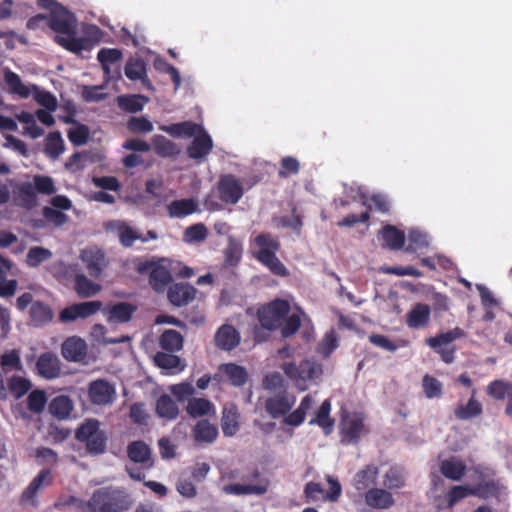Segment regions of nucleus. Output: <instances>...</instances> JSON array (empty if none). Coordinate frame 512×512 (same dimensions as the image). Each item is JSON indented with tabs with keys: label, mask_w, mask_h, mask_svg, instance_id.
Masks as SVG:
<instances>
[{
	"label": "nucleus",
	"mask_w": 512,
	"mask_h": 512,
	"mask_svg": "<svg viewBox=\"0 0 512 512\" xmlns=\"http://www.w3.org/2000/svg\"><path fill=\"white\" fill-rule=\"evenodd\" d=\"M76 502L82 512H127L133 507L134 498L125 487L109 485L95 489L87 501L70 497L69 503Z\"/></svg>",
	"instance_id": "f257e3e1"
},
{
	"label": "nucleus",
	"mask_w": 512,
	"mask_h": 512,
	"mask_svg": "<svg viewBox=\"0 0 512 512\" xmlns=\"http://www.w3.org/2000/svg\"><path fill=\"white\" fill-rule=\"evenodd\" d=\"M47 26L58 34L66 35L55 37V41L66 50L78 53L84 49L83 40L75 37L76 18L63 5H57L52 9V13L47 16Z\"/></svg>",
	"instance_id": "f03ea898"
},
{
	"label": "nucleus",
	"mask_w": 512,
	"mask_h": 512,
	"mask_svg": "<svg viewBox=\"0 0 512 512\" xmlns=\"http://www.w3.org/2000/svg\"><path fill=\"white\" fill-rule=\"evenodd\" d=\"M12 189L14 203L25 209H32L37 205V194L53 195L56 192V186L52 177L36 174L33 176V182H15L8 179Z\"/></svg>",
	"instance_id": "7ed1b4c3"
},
{
	"label": "nucleus",
	"mask_w": 512,
	"mask_h": 512,
	"mask_svg": "<svg viewBox=\"0 0 512 512\" xmlns=\"http://www.w3.org/2000/svg\"><path fill=\"white\" fill-rule=\"evenodd\" d=\"M126 452L130 461L141 465V468L125 466L126 473L135 481H143L146 477L143 470H150L155 464L152 449L143 440H135L127 445Z\"/></svg>",
	"instance_id": "20e7f679"
},
{
	"label": "nucleus",
	"mask_w": 512,
	"mask_h": 512,
	"mask_svg": "<svg viewBox=\"0 0 512 512\" xmlns=\"http://www.w3.org/2000/svg\"><path fill=\"white\" fill-rule=\"evenodd\" d=\"M97 419H87L75 432V438L85 443L90 454L99 455L105 452L107 445L106 433L99 428Z\"/></svg>",
	"instance_id": "39448f33"
},
{
	"label": "nucleus",
	"mask_w": 512,
	"mask_h": 512,
	"mask_svg": "<svg viewBox=\"0 0 512 512\" xmlns=\"http://www.w3.org/2000/svg\"><path fill=\"white\" fill-rule=\"evenodd\" d=\"M285 375L295 382L299 390L307 389V381H315L323 374L322 365L305 359L298 365L294 362H286L282 365Z\"/></svg>",
	"instance_id": "423d86ee"
},
{
	"label": "nucleus",
	"mask_w": 512,
	"mask_h": 512,
	"mask_svg": "<svg viewBox=\"0 0 512 512\" xmlns=\"http://www.w3.org/2000/svg\"><path fill=\"white\" fill-rule=\"evenodd\" d=\"M164 259L160 261L140 260L136 265L139 274H149V284L156 292H163L172 281L170 269L163 265Z\"/></svg>",
	"instance_id": "0eeeda50"
},
{
	"label": "nucleus",
	"mask_w": 512,
	"mask_h": 512,
	"mask_svg": "<svg viewBox=\"0 0 512 512\" xmlns=\"http://www.w3.org/2000/svg\"><path fill=\"white\" fill-rule=\"evenodd\" d=\"M290 311L286 300L276 299L258 310V320L261 326L269 331L277 329Z\"/></svg>",
	"instance_id": "6e6552de"
},
{
	"label": "nucleus",
	"mask_w": 512,
	"mask_h": 512,
	"mask_svg": "<svg viewBox=\"0 0 512 512\" xmlns=\"http://www.w3.org/2000/svg\"><path fill=\"white\" fill-rule=\"evenodd\" d=\"M463 336L464 331L461 328L456 327L447 332L440 333L435 337L428 338L426 343L440 355L443 362L450 364L455 358V348L451 346V343Z\"/></svg>",
	"instance_id": "1a4fd4ad"
},
{
	"label": "nucleus",
	"mask_w": 512,
	"mask_h": 512,
	"mask_svg": "<svg viewBox=\"0 0 512 512\" xmlns=\"http://www.w3.org/2000/svg\"><path fill=\"white\" fill-rule=\"evenodd\" d=\"M295 403L296 396L288 392L287 389H282L265 399L264 409L271 418L283 417L284 419L291 413Z\"/></svg>",
	"instance_id": "9d476101"
},
{
	"label": "nucleus",
	"mask_w": 512,
	"mask_h": 512,
	"mask_svg": "<svg viewBox=\"0 0 512 512\" xmlns=\"http://www.w3.org/2000/svg\"><path fill=\"white\" fill-rule=\"evenodd\" d=\"M219 199L228 205L237 204L244 195V187L234 174H223L216 185Z\"/></svg>",
	"instance_id": "9b49d317"
},
{
	"label": "nucleus",
	"mask_w": 512,
	"mask_h": 512,
	"mask_svg": "<svg viewBox=\"0 0 512 512\" xmlns=\"http://www.w3.org/2000/svg\"><path fill=\"white\" fill-rule=\"evenodd\" d=\"M495 491V484L493 482L480 483L475 487L468 485L453 486L447 494V502L449 507H453L460 500L468 496H477L486 498Z\"/></svg>",
	"instance_id": "f8f14e48"
},
{
	"label": "nucleus",
	"mask_w": 512,
	"mask_h": 512,
	"mask_svg": "<svg viewBox=\"0 0 512 512\" xmlns=\"http://www.w3.org/2000/svg\"><path fill=\"white\" fill-rule=\"evenodd\" d=\"M102 305L99 300L71 304L60 311L59 321L69 323L77 319H86L101 310Z\"/></svg>",
	"instance_id": "ddd939ff"
},
{
	"label": "nucleus",
	"mask_w": 512,
	"mask_h": 512,
	"mask_svg": "<svg viewBox=\"0 0 512 512\" xmlns=\"http://www.w3.org/2000/svg\"><path fill=\"white\" fill-rule=\"evenodd\" d=\"M53 482V476L50 469L45 468L42 469L38 475L30 482L28 487L23 491L20 502L21 504H31L32 506H37L38 502L36 500V495L38 491L42 487H46L51 485Z\"/></svg>",
	"instance_id": "4468645a"
},
{
	"label": "nucleus",
	"mask_w": 512,
	"mask_h": 512,
	"mask_svg": "<svg viewBox=\"0 0 512 512\" xmlns=\"http://www.w3.org/2000/svg\"><path fill=\"white\" fill-rule=\"evenodd\" d=\"M364 430V418L362 414L353 413L346 415L341 420L342 441L356 443Z\"/></svg>",
	"instance_id": "2eb2a0df"
},
{
	"label": "nucleus",
	"mask_w": 512,
	"mask_h": 512,
	"mask_svg": "<svg viewBox=\"0 0 512 512\" xmlns=\"http://www.w3.org/2000/svg\"><path fill=\"white\" fill-rule=\"evenodd\" d=\"M115 394L114 387L103 379L92 381L89 385V400L96 405H107L112 402Z\"/></svg>",
	"instance_id": "dca6fc26"
},
{
	"label": "nucleus",
	"mask_w": 512,
	"mask_h": 512,
	"mask_svg": "<svg viewBox=\"0 0 512 512\" xmlns=\"http://www.w3.org/2000/svg\"><path fill=\"white\" fill-rule=\"evenodd\" d=\"M197 289L187 283H175L167 292V297L173 306L182 307L191 303L196 296Z\"/></svg>",
	"instance_id": "f3484780"
},
{
	"label": "nucleus",
	"mask_w": 512,
	"mask_h": 512,
	"mask_svg": "<svg viewBox=\"0 0 512 512\" xmlns=\"http://www.w3.org/2000/svg\"><path fill=\"white\" fill-rule=\"evenodd\" d=\"M36 370L45 379H55L61 373L60 359L52 352L42 353L36 362Z\"/></svg>",
	"instance_id": "a211bd4d"
},
{
	"label": "nucleus",
	"mask_w": 512,
	"mask_h": 512,
	"mask_svg": "<svg viewBox=\"0 0 512 512\" xmlns=\"http://www.w3.org/2000/svg\"><path fill=\"white\" fill-rule=\"evenodd\" d=\"M213 149V140L207 131L203 130L194 137L187 147V155L194 160L205 159Z\"/></svg>",
	"instance_id": "6ab92c4d"
},
{
	"label": "nucleus",
	"mask_w": 512,
	"mask_h": 512,
	"mask_svg": "<svg viewBox=\"0 0 512 512\" xmlns=\"http://www.w3.org/2000/svg\"><path fill=\"white\" fill-rule=\"evenodd\" d=\"M80 257L89 275L93 278H99L106 265L104 253L96 248H87L82 250Z\"/></svg>",
	"instance_id": "aec40b11"
},
{
	"label": "nucleus",
	"mask_w": 512,
	"mask_h": 512,
	"mask_svg": "<svg viewBox=\"0 0 512 512\" xmlns=\"http://www.w3.org/2000/svg\"><path fill=\"white\" fill-rule=\"evenodd\" d=\"M125 76L132 81H141L142 85L152 90V84L147 76L146 63L140 57H131L124 67Z\"/></svg>",
	"instance_id": "412c9836"
},
{
	"label": "nucleus",
	"mask_w": 512,
	"mask_h": 512,
	"mask_svg": "<svg viewBox=\"0 0 512 512\" xmlns=\"http://www.w3.org/2000/svg\"><path fill=\"white\" fill-rule=\"evenodd\" d=\"M61 353L68 361L80 362L87 355V344L80 337H68L62 344Z\"/></svg>",
	"instance_id": "4be33fe9"
},
{
	"label": "nucleus",
	"mask_w": 512,
	"mask_h": 512,
	"mask_svg": "<svg viewBox=\"0 0 512 512\" xmlns=\"http://www.w3.org/2000/svg\"><path fill=\"white\" fill-rule=\"evenodd\" d=\"M239 332L229 324L220 326L214 336L215 345L224 351H231L240 343Z\"/></svg>",
	"instance_id": "5701e85b"
},
{
	"label": "nucleus",
	"mask_w": 512,
	"mask_h": 512,
	"mask_svg": "<svg viewBox=\"0 0 512 512\" xmlns=\"http://www.w3.org/2000/svg\"><path fill=\"white\" fill-rule=\"evenodd\" d=\"M431 320V308L426 303H416L406 314L405 323L411 329H423Z\"/></svg>",
	"instance_id": "b1692460"
},
{
	"label": "nucleus",
	"mask_w": 512,
	"mask_h": 512,
	"mask_svg": "<svg viewBox=\"0 0 512 512\" xmlns=\"http://www.w3.org/2000/svg\"><path fill=\"white\" fill-rule=\"evenodd\" d=\"M366 504L374 509H389L395 503L393 495L383 488H370L365 493Z\"/></svg>",
	"instance_id": "393cba45"
},
{
	"label": "nucleus",
	"mask_w": 512,
	"mask_h": 512,
	"mask_svg": "<svg viewBox=\"0 0 512 512\" xmlns=\"http://www.w3.org/2000/svg\"><path fill=\"white\" fill-rule=\"evenodd\" d=\"M240 414L236 405H225L222 411L221 428L224 436H234L240 428Z\"/></svg>",
	"instance_id": "a878e982"
},
{
	"label": "nucleus",
	"mask_w": 512,
	"mask_h": 512,
	"mask_svg": "<svg viewBox=\"0 0 512 512\" xmlns=\"http://www.w3.org/2000/svg\"><path fill=\"white\" fill-rule=\"evenodd\" d=\"M54 317L51 307L42 301H35L29 309L30 324L34 327H42L49 324Z\"/></svg>",
	"instance_id": "bb28decb"
},
{
	"label": "nucleus",
	"mask_w": 512,
	"mask_h": 512,
	"mask_svg": "<svg viewBox=\"0 0 512 512\" xmlns=\"http://www.w3.org/2000/svg\"><path fill=\"white\" fill-rule=\"evenodd\" d=\"M379 235L383 240V247L389 248L390 250H400L404 246V232L393 225H384Z\"/></svg>",
	"instance_id": "cd10ccee"
},
{
	"label": "nucleus",
	"mask_w": 512,
	"mask_h": 512,
	"mask_svg": "<svg viewBox=\"0 0 512 512\" xmlns=\"http://www.w3.org/2000/svg\"><path fill=\"white\" fill-rule=\"evenodd\" d=\"M136 311V306L127 303V302H119L112 305L106 311L107 321L109 323H126L131 320L134 312Z\"/></svg>",
	"instance_id": "c85d7f7f"
},
{
	"label": "nucleus",
	"mask_w": 512,
	"mask_h": 512,
	"mask_svg": "<svg viewBox=\"0 0 512 512\" xmlns=\"http://www.w3.org/2000/svg\"><path fill=\"white\" fill-rule=\"evenodd\" d=\"M155 412L159 418L173 421L179 415V407L170 395L162 394L156 401Z\"/></svg>",
	"instance_id": "c756f323"
},
{
	"label": "nucleus",
	"mask_w": 512,
	"mask_h": 512,
	"mask_svg": "<svg viewBox=\"0 0 512 512\" xmlns=\"http://www.w3.org/2000/svg\"><path fill=\"white\" fill-rule=\"evenodd\" d=\"M314 400L310 394L305 395L299 406L283 419V423L292 427L300 426L306 418V414L312 408Z\"/></svg>",
	"instance_id": "7c9ffc66"
},
{
	"label": "nucleus",
	"mask_w": 512,
	"mask_h": 512,
	"mask_svg": "<svg viewBox=\"0 0 512 512\" xmlns=\"http://www.w3.org/2000/svg\"><path fill=\"white\" fill-rule=\"evenodd\" d=\"M466 469L465 463L456 457L445 459L440 464L441 474L453 481L461 480L466 473Z\"/></svg>",
	"instance_id": "2f4dec72"
},
{
	"label": "nucleus",
	"mask_w": 512,
	"mask_h": 512,
	"mask_svg": "<svg viewBox=\"0 0 512 512\" xmlns=\"http://www.w3.org/2000/svg\"><path fill=\"white\" fill-rule=\"evenodd\" d=\"M108 227L117 232L119 242L124 247H131L136 240L140 239V234L133 230L125 221H112L108 224Z\"/></svg>",
	"instance_id": "473e14b6"
},
{
	"label": "nucleus",
	"mask_w": 512,
	"mask_h": 512,
	"mask_svg": "<svg viewBox=\"0 0 512 512\" xmlns=\"http://www.w3.org/2000/svg\"><path fill=\"white\" fill-rule=\"evenodd\" d=\"M219 370L225 374L229 383L235 387H242L248 381V372L245 367L235 363L222 364Z\"/></svg>",
	"instance_id": "72a5a7b5"
},
{
	"label": "nucleus",
	"mask_w": 512,
	"mask_h": 512,
	"mask_svg": "<svg viewBox=\"0 0 512 512\" xmlns=\"http://www.w3.org/2000/svg\"><path fill=\"white\" fill-rule=\"evenodd\" d=\"M198 205L194 199L173 200L167 206L168 215L172 218H184L197 211Z\"/></svg>",
	"instance_id": "f704fd0d"
},
{
	"label": "nucleus",
	"mask_w": 512,
	"mask_h": 512,
	"mask_svg": "<svg viewBox=\"0 0 512 512\" xmlns=\"http://www.w3.org/2000/svg\"><path fill=\"white\" fill-rule=\"evenodd\" d=\"M475 394L476 390L474 389L468 402L465 405H459L454 410V415L458 420H469L482 414V404L476 400Z\"/></svg>",
	"instance_id": "c9c22d12"
},
{
	"label": "nucleus",
	"mask_w": 512,
	"mask_h": 512,
	"mask_svg": "<svg viewBox=\"0 0 512 512\" xmlns=\"http://www.w3.org/2000/svg\"><path fill=\"white\" fill-rule=\"evenodd\" d=\"M162 129L173 137H195L204 130L202 125L191 121L171 124L170 126L163 127Z\"/></svg>",
	"instance_id": "e433bc0d"
},
{
	"label": "nucleus",
	"mask_w": 512,
	"mask_h": 512,
	"mask_svg": "<svg viewBox=\"0 0 512 512\" xmlns=\"http://www.w3.org/2000/svg\"><path fill=\"white\" fill-rule=\"evenodd\" d=\"M184 338L180 332L174 329L165 330L160 338V347L167 352H178L183 348Z\"/></svg>",
	"instance_id": "4c0bfd02"
},
{
	"label": "nucleus",
	"mask_w": 512,
	"mask_h": 512,
	"mask_svg": "<svg viewBox=\"0 0 512 512\" xmlns=\"http://www.w3.org/2000/svg\"><path fill=\"white\" fill-rule=\"evenodd\" d=\"M379 470L375 465H367L358 471L354 477V486L356 490L362 491L375 485Z\"/></svg>",
	"instance_id": "58836bf2"
},
{
	"label": "nucleus",
	"mask_w": 512,
	"mask_h": 512,
	"mask_svg": "<svg viewBox=\"0 0 512 512\" xmlns=\"http://www.w3.org/2000/svg\"><path fill=\"white\" fill-rule=\"evenodd\" d=\"M102 287L84 274H76L74 279V290L80 298H89L95 296L101 291Z\"/></svg>",
	"instance_id": "ea45409f"
},
{
	"label": "nucleus",
	"mask_w": 512,
	"mask_h": 512,
	"mask_svg": "<svg viewBox=\"0 0 512 512\" xmlns=\"http://www.w3.org/2000/svg\"><path fill=\"white\" fill-rule=\"evenodd\" d=\"M331 402L326 399L322 402L314 418L309 421L310 425L317 424L326 434L332 431L334 420L330 417Z\"/></svg>",
	"instance_id": "a19ab883"
},
{
	"label": "nucleus",
	"mask_w": 512,
	"mask_h": 512,
	"mask_svg": "<svg viewBox=\"0 0 512 512\" xmlns=\"http://www.w3.org/2000/svg\"><path fill=\"white\" fill-rule=\"evenodd\" d=\"M194 439L201 443H212L218 436V429L208 420H200L193 429Z\"/></svg>",
	"instance_id": "79ce46f5"
},
{
	"label": "nucleus",
	"mask_w": 512,
	"mask_h": 512,
	"mask_svg": "<svg viewBox=\"0 0 512 512\" xmlns=\"http://www.w3.org/2000/svg\"><path fill=\"white\" fill-rule=\"evenodd\" d=\"M188 415L192 418L203 417L215 412L213 403L206 398H190L186 406Z\"/></svg>",
	"instance_id": "37998d69"
},
{
	"label": "nucleus",
	"mask_w": 512,
	"mask_h": 512,
	"mask_svg": "<svg viewBox=\"0 0 512 512\" xmlns=\"http://www.w3.org/2000/svg\"><path fill=\"white\" fill-rule=\"evenodd\" d=\"M49 412L58 419L67 418L73 410V403L68 396L59 395L49 403Z\"/></svg>",
	"instance_id": "c03bdc74"
},
{
	"label": "nucleus",
	"mask_w": 512,
	"mask_h": 512,
	"mask_svg": "<svg viewBox=\"0 0 512 512\" xmlns=\"http://www.w3.org/2000/svg\"><path fill=\"white\" fill-rule=\"evenodd\" d=\"M256 259L265 265L269 270L277 276L286 277L289 275V271L285 265L276 256V253L263 251L260 256H256Z\"/></svg>",
	"instance_id": "a18cd8bd"
},
{
	"label": "nucleus",
	"mask_w": 512,
	"mask_h": 512,
	"mask_svg": "<svg viewBox=\"0 0 512 512\" xmlns=\"http://www.w3.org/2000/svg\"><path fill=\"white\" fill-rule=\"evenodd\" d=\"M339 346V339L336 331L331 329L327 331L316 347V352L323 359H328Z\"/></svg>",
	"instance_id": "49530a36"
},
{
	"label": "nucleus",
	"mask_w": 512,
	"mask_h": 512,
	"mask_svg": "<svg viewBox=\"0 0 512 512\" xmlns=\"http://www.w3.org/2000/svg\"><path fill=\"white\" fill-rule=\"evenodd\" d=\"M4 80L12 94H16L22 98H28L31 95V87L22 83L18 74L11 70L4 73Z\"/></svg>",
	"instance_id": "de8ad7c7"
},
{
	"label": "nucleus",
	"mask_w": 512,
	"mask_h": 512,
	"mask_svg": "<svg viewBox=\"0 0 512 512\" xmlns=\"http://www.w3.org/2000/svg\"><path fill=\"white\" fill-rule=\"evenodd\" d=\"M223 491L226 494L232 495H263L267 492V487L264 485H253V484H239L231 483L224 486Z\"/></svg>",
	"instance_id": "09e8293b"
},
{
	"label": "nucleus",
	"mask_w": 512,
	"mask_h": 512,
	"mask_svg": "<svg viewBox=\"0 0 512 512\" xmlns=\"http://www.w3.org/2000/svg\"><path fill=\"white\" fill-rule=\"evenodd\" d=\"M64 141L59 131L50 132L46 138L44 152L51 159H57L64 151Z\"/></svg>",
	"instance_id": "8fccbe9b"
},
{
	"label": "nucleus",
	"mask_w": 512,
	"mask_h": 512,
	"mask_svg": "<svg viewBox=\"0 0 512 512\" xmlns=\"http://www.w3.org/2000/svg\"><path fill=\"white\" fill-rule=\"evenodd\" d=\"M383 485L387 489H400L405 485L404 470L400 466H391L384 475Z\"/></svg>",
	"instance_id": "3c124183"
},
{
	"label": "nucleus",
	"mask_w": 512,
	"mask_h": 512,
	"mask_svg": "<svg viewBox=\"0 0 512 512\" xmlns=\"http://www.w3.org/2000/svg\"><path fill=\"white\" fill-rule=\"evenodd\" d=\"M154 362L159 368L165 370L178 369L182 371L184 369V365H181V358L171 352H157L154 356Z\"/></svg>",
	"instance_id": "603ef678"
},
{
	"label": "nucleus",
	"mask_w": 512,
	"mask_h": 512,
	"mask_svg": "<svg viewBox=\"0 0 512 512\" xmlns=\"http://www.w3.org/2000/svg\"><path fill=\"white\" fill-rule=\"evenodd\" d=\"M153 147L155 153L161 157H172L179 153L176 144L162 135L153 138Z\"/></svg>",
	"instance_id": "864d4df0"
},
{
	"label": "nucleus",
	"mask_w": 512,
	"mask_h": 512,
	"mask_svg": "<svg viewBox=\"0 0 512 512\" xmlns=\"http://www.w3.org/2000/svg\"><path fill=\"white\" fill-rule=\"evenodd\" d=\"M6 387L8 394L10 393L15 399H19L30 390L31 382L24 377L14 375L8 379Z\"/></svg>",
	"instance_id": "5fc2aeb1"
},
{
	"label": "nucleus",
	"mask_w": 512,
	"mask_h": 512,
	"mask_svg": "<svg viewBox=\"0 0 512 512\" xmlns=\"http://www.w3.org/2000/svg\"><path fill=\"white\" fill-rule=\"evenodd\" d=\"M33 92V97L35 101L47 109L48 111H55L57 109V99L56 97L49 91H40L38 86H31V93Z\"/></svg>",
	"instance_id": "6e6d98bb"
},
{
	"label": "nucleus",
	"mask_w": 512,
	"mask_h": 512,
	"mask_svg": "<svg viewBox=\"0 0 512 512\" xmlns=\"http://www.w3.org/2000/svg\"><path fill=\"white\" fill-rule=\"evenodd\" d=\"M0 366L5 373L13 370H21L22 363L19 351L13 349L3 353L0 357Z\"/></svg>",
	"instance_id": "4d7b16f0"
},
{
	"label": "nucleus",
	"mask_w": 512,
	"mask_h": 512,
	"mask_svg": "<svg viewBox=\"0 0 512 512\" xmlns=\"http://www.w3.org/2000/svg\"><path fill=\"white\" fill-rule=\"evenodd\" d=\"M422 388L429 399L439 398L443 394V384L435 377L426 374L422 379Z\"/></svg>",
	"instance_id": "13d9d810"
},
{
	"label": "nucleus",
	"mask_w": 512,
	"mask_h": 512,
	"mask_svg": "<svg viewBox=\"0 0 512 512\" xmlns=\"http://www.w3.org/2000/svg\"><path fill=\"white\" fill-rule=\"evenodd\" d=\"M255 244L259 247L256 256H260L263 251L273 252L275 254L280 249L279 241L270 233H261L256 236Z\"/></svg>",
	"instance_id": "bf43d9fd"
},
{
	"label": "nucleus",
	"mask_w": 512,
	"mask_h": 512,
	"mask_svg": "<svg viewBox=\"0 0 512 512\" xmlns=\"http://www.w3.org/2000/svg\"><path fill=\"white\" fill-rule=\"evenodd\" d=\"M512 392V383L503 380H494L487 386V393L496 400L509 397Z\"/></svg>",
	"instance_id": "052dcab7"
},
{
	"label": "nucleus",
	"mask_w": 512,
	"mask_h": 512,
	"mask_svg": "<svg viewBox=\"0 0 512 512\" xmlns=\"http://www.w3.org/2000/svg\"><path fill=\"white\" fill-rule=\"evenodd\" d=\"M68 139L74 146H81L88 142L90 131L88 126L77 123L76 127L68 130Z\"/></svg>",
	"instance_id": "680f3d73"
},
{
	"label": "nucleus",
	"mask_w": 512,
	"mask_h": 512,
	"mask_svg": "<svg viewBox=\"0 0 512 512\" xmlns=\"http://www.w3.org/2000/svg\"><path fill=\"white\" fill-rule=\"evenodd\" d=\"M242 245L234 240H230L224 250V261L227 266H236L242 258Z\"/></svg>",
	"instance_id": "e2e57ef3"
},
{
	"label": "nucleus",
	"mask_w": 512,
	"mask_h": 512,
	"mask_svg": "<svg viewBox=\"0 0 512 512\" xmlns=\"http://www.w3.org/2000/svg\"><path fill=\"white\" fill-rule=\"evenodd\" d=\"M146 101L147 98L141 95H130L119 98L120 106L131 113L141 111Z\"/></svg>",
	"instance_id": "0e129e2a"
},
{
	"label": "nucleus",
	"mask_w": 512,
	"mask_h": 512,
	"mask_svg": "<svg viewBox=\"0 0 512 512\" xmlns=\"http://www.w3.org/2000/svg\"><path fill=\"white\" fill-rule=\"evenodd\" d=\"M52 256V253L50 250L36 246L30 248V250L27 253V264L30 267H37L44 261L48 260Z\"/></svg>",
	"instance_id": "69168bd1"
},
{
	"label": "nucleus",
	"mask_w": 512,
	"mask_h": 512,
	"mask_svg": "<svg viewBox=\"0 0 512 512\" xmlns=\"http://www.w3.org/2000/svg\"><path fill=\"white\" fill-rule=\"evenodd\" d=\"M299 170V161L293 156H285L281 159L278 176L280 178H288L291 175H296Z\"/></svg>",
	"instance_id": "338daca9"
},
{
	"label": "nucleus",
	"mask_w": 512,
	"mask_h": 512,
	"mask_svg": "<svg viewBox=\"0 0 512 512\" xmlns=\"http://www.w3.org/2000/svg\"><path fill=\"white\" fill-rule=\"evenodd\" d=\"M123 57L121 50L117 48H102L98 51L97 60L101 66L111 65L119 62Z\"/></svg>",
	"instance_id": "774afa93"
}]
</instances>
